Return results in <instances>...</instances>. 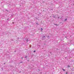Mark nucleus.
<instances>
[{"label": "nucleus", "mask_w": 74, "mask_h": 74, "mask_svg": "<svg viewBox=\"0 0 74 74\" xmlns=\"http://www.w3.org/2000/svg\"><path fill=\"white\" fill-rule=\"evenodd\" d=\"M34 52H36V51H35V50L34 51Z\"/></svg>", "instance_id": "obj_1"}, {"label": "nucleus", "mask_w": 74, "mask_h": 74, "mask_svg": "<svg viewBox=\"0 0 74 74\" xmlns=\"http://www.w3.org/2000/svg\"><path fill=\"white\" fill-rule=\"evenodd\" d=\"M68 67H70V66L69 65H68Z\"/></svg>", "instance_id": "obj_2"}, {"label": "nucleus", "mask_w": 74, "mask_h": 74, "mask_svg": "<svg viewBox=\"0 0 74 74\" xmlns=\"http://www.w3.org/2000/svg\"><path fill=\"white\" fill-rule=\"evenodd\" d=\"M62 70L64 71H65V70H64V69H62Z\"/></svg>", "instance_id": "obj_3"}, {"label": "nucleus", "mask_w": 74, "mask_h": 74, "mask_svg": "<svg viewBox=\"0 0 74 74\" xmlns=\"http://www.w3.org/2000/svg\"><path fill=\"white\" fill-rule=\"evenodd\" d=\"M41 30H42V29L41 28Z\"/></svg>", "instance_id": "obj_4"}, {"label": "nucleus", "mask_w": 74, "mask_h": 74, "mask_svg": "<svg viewBox=\"0 0 74 74\" xmlns=\"http://www.w3.org/2000/svg\"><path fill=\"white\" fill-rule=\"evenodd\" d=\"M66 74H67V72H66Z\"/></svg>", "instance_id": "obj_5"}, {"label": "nucleus", "mask_w": 74, "mask_h": 74, "mask_svg": "<svg viewBox=\"0 0 74 74\" xmlns=\"http://www.w3.org/2000/svg\"><path fill=\"white\" fill-rule=\"evenodd\" d=\"M27 58V56L25 57V58Z\"/></svg>", "instance_id": "obj_6"}, {"label": "nucleus", "mask_w": 74, "mask_h": 74, "mask_svg": "<svg viewBox=\"0 0 74 74\" xmlns=\"http://www.w3.org/2000/svg\"><path fill=\"white\" fill-rule=\"evenodd\" d=\"M67 19H65V21H66V20Z\"/></svg>", "instance_id": "obj_7"}, {"label": "nucleus", "mask_w": 74, "mask_h": 74, "mask_svg": "<svg viewBox=\"0 0 74 74\" xmlns=\"http://www.w3.org/2000/svg\"><path fill=\"white\" fill-rule=\"evenodd\" d=\"M21 59H23V58H21Z\"/></svg>", "instance_id": "obj_8"}, {"label": "nucleus", "mask_w": 74, "mask_h": 74, "mask_svg": "<svg viewBox=\"0 0 74 74\" xmlns=\"http://www.w3.org/2000/svg\"><path fill=\"white\" fill-rule=\"evenodd\" d=\"M55 25H56V24H55Z\"/></svg>", "instance_id": "obj_9"}]
</instances>
